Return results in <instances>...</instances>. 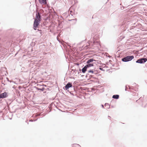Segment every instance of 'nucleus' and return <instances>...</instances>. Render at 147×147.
I'll list each match as a JSON object with an SVG mask.
<instances>
[{
	"label": "nucleus",
	"instance_id": "nucleus-1",
	"mask_svg": "<svg viewBox=\"0 0 147 147\" xmlns=\"http://www.w3.org/2000/svg\"><path fill=\"white\" fill-rule=\"evenodd\" d=\"M41 16L39 13H36V18L34 23L33 28L34 30H36L40 21Z\"/></svg>",
	"mask_w": 147,
	"mask_h": 147
},
{
	"label": "nucleus",
	"instance_id": "nucleus-2",
	"mask_svg": "<svg viewBox=\"0 0 147 147\" xmlns=\"http://www.w3.org/2000/svg\"><path fill=\"white\" fill-rule=\"evenodd\" d=\"M134 58L133 56H129L123 58L122 60L124 62H127L131 60Z\"/></svg>",
	"mask_w": 147,
	"mask_h": 147
},
{
	"label": "nucleus",
	"instance_id": "nucleus-3",
	"mask_svg": "<svg viewBox=\"0 0 147 147\" xmlns=\"http://www.w3.org/2000/svg\"><path fill=\"white\" fill-rule=\"evenodd\" d=\"M146 61H147V59L146 58H141L138 60L136 61V62L142 63H145Z\"/></svg>",
	"mask_w": 147,
	"mask_h": 147
},
{
	"label": "nucleus",
	"instance_id": "nucleus-4",
	"mask_svg": "<svg viewBox=\"0 0 147 147\" xmlns=\"http://www.w3.org/2000/svg\"><path fill=\"white\" fill-rule=\"evenodd\" d=\"M7 93L6 92H4L3 93L0 94V98H5L6 97Z\"/></svg>",
	"mask_w": 147,
	"mask_h": 147
},
{
	"label": "nucleus",
	"instance_id": "nucleus-5",
	"mask_svg": "<svg viewBox=\"0 0 147 147\" xmlns=\"http://www.w3.org/2000/svg\"><path fill=\"white\" fill-rule=\"evenodd\" d=\"M72 84L70 83H68V84H67L65 86V89L66 90H67L69 88L71 87L72 86Z\"/></svg>",
	"mask_w": 147,
	"mask_h": 147
},
{
	"label": "nucleus",
	"instance_id": "nucleus-6",
	"mask_svg": "<svg viewBox=\"0 0 147 147\" xmlns=\"http://www.w3.org/2000/svg\"><path fill=\"white\" fill-rule=\"evenodd\" d=\"M39 1L41 4H45L47 3L46 0H39Z\"/></svg>",
	"mask_w": 147,
	"mask_h": 147
},
{
	"label": "nucleus",
	"instance_id": "nucleus-7",
	"mask_svg": "<svg viewBox=\"0 0 147 147\" xmlns=\"http://www.w3.org/2000/svg\"><path fill=\"white\" fill-rule=\"evenodd\" d=\"M88 64L86 65V67L88 68L91 67H92L94 66L93 63H88Z\"/></svg>",
	"mask_w": 147,
	"mask_h": 147
},
{
	"label": "nucleus",
	"instance_id": "nucleus-8",
	"mask_svg": "<svg viewBox=\"0 0 147 147\" xmlns=\"http://www.w3.org/2000/svg\"><path fill=\"white\" fill-rule=\"evenodd\" d=\"M95 60L93 59H89L87 61V63H91L93 61H94Z\"/></svg>",
	"mask_w": 147,
	"mask_h": 147
},
{
	"label": "nucleus",
	"instance_id": "nucleus-9",
	"mask_svg": "<svg viewBox=\"0 0 147 147\" xmlns=\"http://www.w3.org/2000/svg\"><path fill=\"white\" fill-rule=\"evenodd\" d=\"M88 68L86 67V65L83 68H82V72L83 73H85V72L86 71L87 69Z\"/></svg>",
	"mask_w": 147,
	"mask_h": 147
},
{
	"label": "nucleus",
	"instance_id": "nucleus-10",
	"mask_svg": "<svg viewBox=\"0 0 147 147\" xmlns=\"http://www.w3.org/2000/svg\"><path fill=\"white\" fill-rule=\"evenodd\" d=\"M113 98L115 99H118L119 98V95H114L113 96Z\"/></svg>",
	"mask_w": 147,
	"mask_h": 147
},
{
	"label": "nucleus",
	"instance_id": "nucleus-11",
	"mask_svg": "<svg viewBox=\"0 0 147 147\" xmlns=\"http://www.w3.org/2000/svg\"><path fill=\"white\" fill-rule=\"evenodd\" d=\"M89 73H91L92 74H93L94 73V71L93 70H90L88 71Z\"/></svg>",
	"mask_w": 147,
	"mask_h": 147
},
{
	"label": "nucleus",
	"instance_id": "nucleus-12",
	"mask_svg": "<svg viewBox=\"0 0 147 147\" xmlns=\"http://www.w3.org/2000/svg\"><path fill=\"white\" fill-rule=\"evenodd\" d=\"M100 69L101 70H102L103 69L102 68H100Z\"/></svg>",
	"mask_w": 147,
	"mask_h": 147
}]
</instances>
